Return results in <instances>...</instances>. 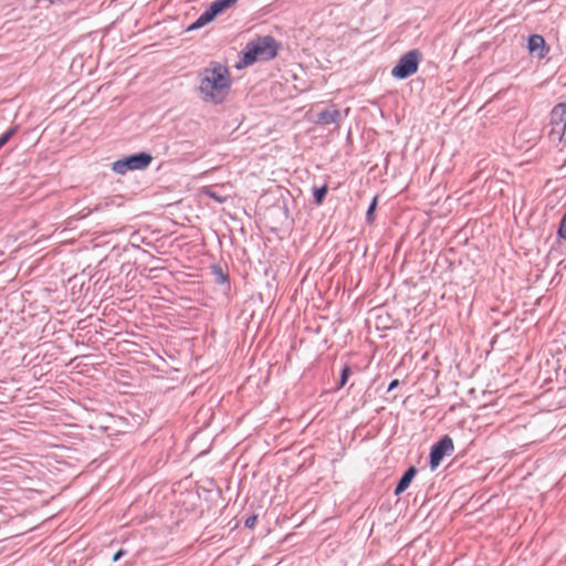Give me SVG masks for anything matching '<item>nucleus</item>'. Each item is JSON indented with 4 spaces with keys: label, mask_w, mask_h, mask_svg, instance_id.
Returning a JSON list of instances; mask_svg holds the SVG:
<instances>
[{
    "label": "nucleus",
    "mask_w": 566,
    "mask_h": 566,
    "mask_svg": "<svg viewBox=\"0 0 566 566\" xmlns=\"http://www.w3.org/2000/svg\"><path fill=\"white\" fill-rule=\"evenodd\" d=\"M280 46L281 44L272 35H259L247 43L237 67L249 66L258 61L273 60L277 55Z\"/></svg>",
    "instance_id": "obj_1"
},
{
    "label": "nucleus",
    "mask_w": 566,
    "mask_h": 566,
    "mask_svg": "<svg viewBox=\"0 0 566 566\" xmlns=\"http://www.w3.org/2000/svg\"><path fill=\"white\" fill-rule=\"evenodd\" d=\"M231 88V81L209 80L208 75L199 77V92L206 103L220 105L226 101Z\"/></svg>",
    "instance_id": "obj_2"
},
{
    "label": "nucleus",
    "mask_w": 566,
    "mask_h": 566,
    "mask_svg": "<svg viewBox=\"0 0 566 566\" xmlns=\"http://www.w3.org/2000/svg\"><path fill=\"white\" fill-rule=\"evenodd\" d=\"M154 157L147 151H139L125 156L112 164V170L117 175H125L133 170H144L150 166Z\"/></svg>",
    "instance_id": "obj_3"
},
{
    "label": "nucleus",
    "mask_w": 566,
    "mask_h": 566,
    "mask_svg": "<svg viewBox=\"0 0 566 566\" xmlns=\"http://www.w3.org/2000/svg\"><path fill=\"white\" fill-rule=\"evenodd\" d=\"M422 53L413 49L402 54L391 70V76L397 80H406L417 73Z\"/></svg>",
    "instance_id": "obj_4"
},
{
    "label": "nucleus",
    "mask_w": 566,
    "mask_h": 566,
    "mask_svg": "<svg viewBox=\"0 0 566 566\" xmlns=\"http://www.w3.org/2000/svg\"><path fill=\"white\" fill-rule=\"evenodd\" d=\"M239 0H213L208 8L192 22L186 31H195L212 22L227 9L232 8Z\"/></svg>",
    "instance_id": "obj_5"
},
{
    "label": "nucleus",
    "mask_w": 566,
    "mask_h": 566,
    "mask_svg": "<svg viewBox=\"0 0 566 566\" xmlns=\"http://www.w3.org/2000/svg\"><path fill=\"white\" fill-rule=\"evenodd\" d=\"M454 449L453 440L450 436H442L436 443L430 448L429 452V467L431 471H434L446 455H450Z\"/></svg>",
    "instance_id": "obj_6"
},
{
    "label": "nucleus",
    "mask_w": 566,
    "mask_h": 566,
    "mask_svg": "<svg viewBox=\"0 0 566 566\" xmlns=\"http://www.w3.org/2000/svg\"><path fill=\"white\" fill-rule=\"evenodd\" d=\"M552 134L562 136L566 129V103L557 104L551 112Z\"/></svg>",
    "instance_id": "obj_7"
},
{
    "label": "nucleus",
    "mask_w": 566,
    "mask_h": 566,
    "mask_svg": "<svg viewBox=\"0 0 566 566\" xmlns=\"http://www.w3.org/2000/svg\"><path fill=\"white\" fill-rule=\"evenodd\" d=\"M208 75L209 80L231 81V75L228 67L220 62L212 61L209 66L205 67L200 73L199 77Z\"/></svg>",
    "instance_id": "obj_8"
},
{
    "label": "nucleus",
    "mask_w": 566,
    "mask_h": 566,
    "mask_svg": "<svg viewBox=\"0 0 566 566\" xmlns=\"http://www.w3.org/2000/svg\"><path fill=\"white\" fill-rule=\"evenodd\" d=\"M527 50L531 55L537 56L538 59L545 57L549 52L545 39L539 34H532L527 40Z\"/></svg>",
    "instance_id": "obj_9"
},
{
    "label": "nucleus",
    "mask_w": 566,
    "mask_h": 566,
    "mask_svg": "<svg viewBox=\"0 0 566 566\" xmlns=\"http://www.w3.org/2000/svg\"><path fill=\"white\" fill-rule=\"evenodd\" d=\"M339 119V111L335 107V105H332L329 108L318 112L314 122L317 125L327 126L331 124H338Z\"/></svg>",
    "instance_id": "obj_10"
},
{
    "label": "nucleus",
    "mask_w": 566,
    "mask_h": 566,
    "mask_svg": "<svg viewBox=\"0 0 566 566\" xmlns=\"http://www.w3.org/2000/svg\"><path fill=\"white\" fill-rule=\"evenodd\" d=\"M417 472H418V470L413 465L409 467L403 472V474L398 480V482H397V484L395 486V490H394V494L396 496L402 494L409 488V485L411 484L412 480L415 479Z\"/></svg>",
    "instance_id": "obj_11"
},
{
    "label": "nucleus",
    "mask_w": 566,
    "mask_h": 566,
    "mask_svg": "<svg viewBox=\"0 0 566 566\" xmlns=\"http://www.w3.org/2000/svg\"><path fill=\"white\" fill-rule=\"evenodd\" d=\"M211 273L214 276V282L217 284L223 285L230 283L229 274L228 272L223 271L222 266L220 264H213L211 265Z\"/></svg>",
    "instance_id": "obj_12"
},
{
    "label": "nucleus",
    "mask_w": 566,
    "mask_h": 566,
    "mask_svg": "<svg viewBox=\"0 0 566 566\" xmlns=\"http://www.w3.org/2000/svg\"><path fill=\"white\" fill-rule=\"evenodd\" d=\"M327 192H328V186L326 184L321 187H314L313 188L314 203L317 206H321L324 202Z\"/></svg>",
    "instance_id": "obj_13"
},
{
    "label": "nucleus",
    "mask_w": 566,
    "mask_h": 566,
    "mask_svg": "<svg viewBox=\"0 0 566 566\" xmlns=\"http://www.w3.org/2000/svg\"><path fill=\"white\" fill-rule=\"evenodd\" d=\"M377 205H378V198L374 197L371 202L369 203L367 211H366L367 223H373L375 221V211L377 209Z\"/></svg>",
    "instance_id": "obj_14"
},
{
    "label": "nucleus",
    "mask_w": 566,
    "mask_h": 566,
    "mask_svg": "<svg viewBox=\"0 0 566 566\" xmlns=\"http://www.w3.org/2000/svg\"><path fill=\"white\" fill-rule=\"evenodd\" d=\"M18 128L17 125L12 126L0 136V149L17 134Z\"/></svg>",
    "instance_id": "obj_15"
},
{
    "label": "nucleus",
    "mask_w": 566,
    "mask_h": 566,
    "mask_svg": "<svg viewBox=\"0 0 566 566\" xmlns=\"http://www.w3.org/2000/svg\"><path fill=\"white\" fill-rule=\"evenodd\" d=\"M352 374V368L349 365H345L343 368H342V371H340V376H339V380H338V384H337V388H342L346 385V382L348 381V378Z\"/></svg>",
    "instance_id": "obj_16"
},
{
    "label": "nucleus",
    "mask_w": 566,
    "mask_h": 566,
    "mask_svg": "<svg viewBox=\"0 0 566 566\" xmlns=\"http://www.w3.org/2000/svg\"><path fill=\"white\" fill-rule=\"evenodd\" d=\"M557 235L562 240H566V213L562 217L557 229Z\"/></svg>",
    "instance_id": "obj_17"
},
{
    "label": "nucleus",
    "mask_w": 566,
    "mask_h": 566,
    "mask_svg": "<svg viewBox=\"0 0 566 566\" xmlns=\"http://www.w3.org/2000/svg\"><path fill=\"white\" fill-rule=\"evenodd\" d=\"M256 521H258V515H250L249 517L245 518L244 521V526L247 528H253L256 524Z\"/></svg>",
    "instance_id": "obj_18"
},
{
    "label": "nucleus",
    "mask_w": 566,
    "mask_h": 566,
    "mask_svg": "<svg viewBox=\"0 0 566 566\" xmlns=\"http://www.w3.org/2000/svg\"><path fill=\"white\" fill-rule=\"evenodd\" d=\"M127 554V551L126 549H118L114 555H113V558L112 560L113 562H118L123 556H125Z\"/></svg>",
    "instance_id": "obj_19"
},
{
    "label": "nucleus",
    "mask_w": 566,
    "mask_h": 566,
    "mask_svg": "<svg viewBox=\"0 0 566 566\" xmlns=\"http://www.w3.org/2000/svg\"><path fill=\"white\" fill-rule=\"evenodd\" d=\"M398 386H399V380L398 379H392L389 382L387 390L391 391V390L396 389Z\"/></svg>",
    "instance_id": "obj_20"
},
{
    "label": "nucleus",
    "mask_w": 566,
    "mask_h": 566,
    "mask_svg": "<svg viewBox=\"0 0 566 566\" xmlns=\"http://www.w3.org/2000/svg\"><path fill=\"white\" fill-rule=\"evenodd\" d=\"M38 1L46 3V4H53V3H56V2H60V3H65L66 2V0H38Z\"/></svg>",
    "instance_id": "obj_21"
},
{
    "label": "nucleus",
    "mask_w": 566,
    "mask_h": 566,
    "mask_svg": "<svg viewBox=\"0 0 566 566\" xmlns=\"http://www.w3.org/2000/svg\"><path fill=\"white\" fill-rule=\"evenodd\" d=\"M210 196H211L212 198H216L217 200H219V201H220V199L218 198V195H213V193H211Z\"/></svg>",
    "instance_id": "obj_22"
}]
</instances>
